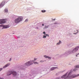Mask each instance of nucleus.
Returning a JSON list of instances; mask_svg holds the SVG:
<instances>
[{
    "label": "nucleus",
    "instance_id": "nucleus-16",
    "mask_svg": "<svg viewBox=\"0 0 79 79\" xmlns=\"http://www.w3.org/2000/svg\"><path fill=\"white\" fill-rule=\"evenodd\" d=\"M34 64H39V63L37 62H34Z\"/></svg>",
    "mask_w": 79,
    "mask_h": 79
},
{
    "label": "nucleus",
    "instance_id": "nucleus-6",
    "mask_svg": "<svg viewBox=\"0 0 79 79\" xmlns=\"http://www.w3.org/2000/svg\"><path fill=\"white\" fill-rule=\"evenodd\" d=\"M5 3V1H3L2 2V3L0 4V7H2V6H4Z\"/></svg>",
    "mask_w": 79,
    "mask_h": 79
},
{
    "label": "nucleus",
    "instance_id": "nucleus-14",
    "mask_svg": "<svg viewBox=\"0 0 79 79\" xmlns=\"http://www.w3.org/2000/svg\"><path fill=\"white\" fill-rule=\"evenodd\" d=\"M75 68H79V65L75 66Z\"/></svg>",
    "mask_w": 79,
    "mask_h": 79
},
{
    "label": "nucleus",
    "instance_id": "nucleus-26",
    "mask_svg": "<svg viewBox=\"0 0 79 79\" xmlns=\"http://www.w3.org/2000/svg\"><path fill=\"white\" fill-rule=\"evenodd\" d=\"M11 58H10L9 60V61H11Z\"/></svg>",
    "mask_w": 79,
    "mask_h": 79
},
{
    "label": "nucleus",
    "instance_id": "nucleus-4",
    "mask_svg": "<svg viewBox=\"0 0 79 79\" xmlns=\"http://www.w3.org/2000/svg\"><path fill=\"white\" fill-rule=\"evenodd\" d=\"M32 61H30L27 62L25 64V65L26 66H30V65H31V64H33Z\"/></svg>",
    "mask_w": 79,
    "mask_h": 79
},
{
    "label": "nucleus",
    "instance_id": "nucleus-20",
    "mask_svg": "<svg viewBox=\"0 0 79 79\" xmlns=\"http://www.w3.org/2000/svg\"><path fill=\"white\" fill-rule=\"evenodd\" d=\"M77 70V69H73V71H76V70Z\"/></svg>",
    "mask_w": 79,
    "mask_h": 79
},
{
    "label": "nucleus",
    "instance_id": "nucleus-12",
    "mask_svg": "<svg viewBox=\"0 0 79 79\" xmlns=\"http://www.w3.org/2000/svg\"><path fill=\"white\" fill-rule=\"evenodd\" d=\"M61 41H60V40H59V42L57 43L56 44V45H60V44H61Z\"/></svg>",
    "mask_w": 79,
    "mask_h": 79
},
{
    "label": "nucleus",
    "instance_id": "nucleus-32",
    "mask_svg": "<svg viewBox=\"0 0 79 79\" xmlns=\"http://www.w3.org/2000/svg\"><path fill=\"white\" fill-rule=\"evenodd\" d=\"M52 20H55V19H52Z\"/></svg>",
    "mask_w": 79,
    "mask_h": 79
},
{
    "label": "nucleus",
    "instance_id": "nucleus-17",
    "mask_svg": "<svg viewBox=\"0 0 79 79\" xmlns=\"http://www.w3.org/2000/svg\"><path fill=\"white\" fill-rule=\"evenodd\" d=\"M48 26H45V28H48Z\"/></svg>",
    "mask_w": 79,
    "mask_h": 79
},
{
    "label": "nucleus",
    "instance_id": "nucleus-3",
    "mask_svg": "<svg viewBox=\"0 0 79 79\" xmlns=\"http://www.w3.org/2000/svg\"><path fill=\"white\" fill-rule=\"evenodd\" d=\"M11 74H12L14 76H16L17 73L16 72H12L11 71H10L7 73V76H10V75H11Z\"/></svg>",
    "mask_w": 79,
    "mask_h": 79
},
{
    "label": "nucleus",
    "instance_id": "nucleus-23",
    "mask_svg": "<svg viewBox=\"0 0 79 79\" xmlns=\"http://www.w3.org/2000/svg\"><path fill=\"white\" fill-rule=\"evenodd\" d=\"M40 61V62H41V63H43V62H44V61H43V60H41Z\"/></svg>",
    "mask_w": 79,
    "mask_h": 79
},
{
    "label": "nucleus",
    "instance_id": "nucleus-28",
    "mask_svg": "<svg viewBox=\"0 0 79 79\" xmlns=\"http://www.w3.org/2000/svg\"><path fill=\"white\" fill-rule=\"evenodd\" d=\"M22 66H21V69H22Z\"/></svg>",
    "mask_w": 79,
    "mask_h": 79
},
{
    "label": "nucleus",
    "instance_id": "nucleus-22",
    "mask_svg": "<svg viewBox=\"0 0 79 79\" xmlns=\"http://www.w3.org/2000/svg\"><path fill=\"white\" fill-rule=\"evenodd\" d=\"M37 59H36V58H34V61H35V60H37Z\"/></svg>",
    "mask_w": 79,
    "mask_h": 79
},
{
    "label": "nucleus",
    "instance_id": "nucleus-13",
    "mask_svg": "<svg viewBox=\"0 0 79 79\" xmlns=\"http://www.w3.org/2000/svg\"><path fill=\"white\" fill-rule=\"evenodd\" d=\"M46 11V10H41V12H42V13H45V12Z\"/></svg>",
    "mask_w": 79,
    "mask_h": 79
},
{
    "label": "nucleus",
    "instance_id": "nucleus-24",
    "mask_svg": "<svg viewBox=\"0 0 79 79\" xmlns=\"http://www.w3.org/2000/svg\"><path fill=\"white\" fill-rule=\"evenodd\" d=\"M43 34H44V35H46L45 32L44 31L43 32Z\"/></svg>",
    "mask_w": 79,
    "mask_h": 79
},
{
    "label": "nucleus",
    "instance_id": "nucleus-11",
    "mask_svg": "<svg viewBox=\"0 0 79 79\" xmlns=\"http://www.w3.org/2000/svg\"><path fill=\"white\" fill-rule=\"evenodd\" d=\"M57 67H53L51 68L50 70H51V71H53V70H54V69H56V68H57Z\"/></svg>",
    "mask_w": 79,
    "mask_h": 79
},
{
    "label": "nucleus",
    "instance_id": "nucleus-18",
    "mask_svg": "<svg viewBox=\"0 0 79 79\" xmlns=\"http://www.w3.org/2000/svg\"><path fill=\"white\" fill-rule=\"evenodd\" d=\"M47 37L46 35L45 36V35H44L43 38H45Z\"/></svg>",
    "mask_w": 79,
    "mask_h": 79
},
{
    "label": "nucleus",
    "instance_id": "nucleus-1",
    "mask_svg": "<svg viewBox=\"0 0 79 79\" xmlns=\"http://www.w3.org/2000/svg\"><path fill=\"white\" fill-rule=\"evenodd\" d=\"M68 72L67 73L65 74L62 76L61 77V79H67V78L69 79H71V78H75V77H77V76H79V74L76 75H72L71 76H70V75L71 74V72L69 73L68 75H67V74H68Z\"/></svg>",
    "mask_w": 79,
    "mask_h": 79
},
{
    "label": "nucleus",
    "instance_id": "nucleus-34",
    "mask_svg": "<svg viewBox=\"0 0 79 79\" xmlns=\"http://www.w3.org/2000/svg\"><path fill=\"white\" fill-rule=\"evenodd\" d=\"M68 53H69V52H68Z\"/></svg>",
    "mask_w": 79,
    "mask_h": 79
},
{
    "label": "nucleus",
    "instance_id": "nucleus-36",
    "mask_svg": "<svg viewBox=\"0 0 79 79\" xmlns=\"http://www.w3.org/2000/svg\"><path fill=\"white\" fill-rule=\"evenodd\" d=\"M33 61H34V60H33Z\"/></svg>",
    "mask_w": 79,
    "mask_h": 79
},
{
    "label": "nucleus",
    "instance_id": "nucleus-9",
    "mask_svg": "<svg viewBox=\"0 0 79 79\" xmlns=\"http://www.w3.org/2000/svg\"><path fill=\"white\" fill-rule=\"evenodd\" d=\"M10 63L7 64L3 67V68H6V67H8V66H10Z\"/></svg>",
    "mask_w": 79,
    "mask_h": 79
},
{
    "label": "nucleus",
    "instance_id": "nucleus-31",
    "mask_svg": "<svg viewBox=\"0 0 79 79\" xmlns=\"http://www.w3.org/2000/svg\"><path fill=\"white\" fill-rule=\"evenodd\" d=\"M0 79H3V78H0Z\"/></svg>",
    "mask_w": 79,
    "mask_h": 79
},
{
    "label": "nucleus",
    "instance_id": "nucleus-29",
    "mask_svg": "<svg viewBox=\"0 0 79 79\" xmlns=\"http://www.w3.org/2000/svg\"><path fill=\"white\" fill-rule=\"evenodd\" d=\"M54 24H57V23H54Z\"/></svg>",
    "mask_w": 79,
    "mask_h": 79
},
{
    "label": "nucleus",
    "instance_id": "nucleus-30",
    "mask_svg": "<svg viewBox=\"0 0 79 79\" xmlns=\"http://www.w3.org/2000/svg\"><path fill=\"white\" fill-rule=\"evenodd\" d=\"M42 26H44V24H42Z\"/></svg>",
    "mask_w": 79,
    "mask_h": 79
},
{
    "label": "nucleus",
    "instance_id": "nucleus-19",
    "mask_svg": "<svg viewBox=\"0 0 79 79\" xmlns=\"http://www.w3.org/2000/svg\"><path fill=\"white\" fill-rule=\"evenodd\" d=\"M28 21V19H26L25 21V22H27Z\"/></svg>",
    "mask_w": 79,
    "mask_h": 79
},
{
    "label": "nucleus",
    "instance_id": "nucleus-33",
    "mask_svg": "<svg viewBox=\"0 0 79 79\" xmlns=\"http://www.w3.org/2000/svg\"><path fill=\"white\" fill-rule=\"evenodd\" d=\"M36 28H37V29H38V27H37Z\"/></svg>",
    "mask_w": 79,
    "mask_h": 79
},
{
    "label": "nucleus",
    "instance_id": "nucleus-27",
    "mask_svg": "<svg viewBox=\"0 0 79 79\" xmlns=\"http://www.w3.org/2000/svg\"><path fill=\"white\" fill-rule=\"evenodd\" d=\"M79 55V53H78V54L77 55H76V56L77 57V55Z\"/></svg>",
    "mask_w": 79,
    "mask_h": 79
},
{
    "label": "nucleus",
    "instance_id": "nucleus-35",
    "mask_svg": "<svg viewBox=\"0 0 79 79\" xmlns=\"http://www.w3.org/2000/svg\"><path fill=\"white\" fill-rule=\"evenodd\" d=\"M77 31H78V30H77Z\"/></svg>",
    "mask_w": 79,
    "mask_h": 79
},
{
    "label": "nucleus",
    "instance_id": "nucleus-5",
    "mask_svg": "<svg viewBox=\"0 0 79 79\" xmlns=\"http://www.w3.org/2000/svg\"><path fill=\"white\" fill-rule=\"evenodd\" d=\"M78 48H79V47H76L75 48V49H73L72 51V53H75L78 50Z\"/></svg>",
    "mask_w": 79,
    "mask_h": 79
},
{
    "label": "nucleus",
    "instance_id": "nucleus-15",
    "mask_svg": "<svg viewBox=\"0 0 79 79\" xmlns=\"http://www.w3.org/2000/svg\"><path fill=\"white\" fill-rule=\"evenodd\" d=\"M4 11L5 12H8V10L7 9H5Z\"/></svg>",
    "mask_w": 79,
    "mask_h": 79
},
{
    "label": "nucleus",
    "instance_id": "nucleus-8",
    "mask_svg": "<svg viewBox=\"0 0 79 79\" xmlns=\"http://www.w3.org/2000/svg\"><path fill=\"white\" fill-rule=\"evenodd\" d=\"M9 27H10V26H9V25H6L3 26V28L6 29V28H9Z\"/></svg>",
    "mask_w": 79,
    "mask_h": 79
},
{
    "label": "nucleus",
    "instance_id": "nucleus-10",
    "mask_svg": "<svg viewBox=\"0 0 79 79\" xmlns=\"http://www.w3.org/2000/svg\"><path fill=\"white\" fill-rule=\"evenodd\" d=\"M44 58H48V59H49L50 60V59H51V58L50 57H48V56H47L46 55H44Z\"/></svg>",
    "mask_w": 79,
    "mask_h": 79
},
{
    "label": "nucleus",
    "instance_id": "nucleus-21",
    "mask_svg": "<svg viewBox=\"0 0 79 79\" xmlns=\"http://www.w3.org/2000/svg\"><path fill=\"white\" fill-rule=\"evenodd\" d=\"M3 69L2 68H0V71H2V70Z\"/></svg>",
    "mask_w": 79,
    "mask_h": 79
},
{
    "label": "nucleus",
    "instance_id": "nucleus-2",
    "mask_svg": "<svg viewBox=\"0 0 79 79\" xmlns=\"http://www.w3.org/2000/svg\"><path fill=\"white\" fill-rule=\"evenodd\" d=\"M23 20V17L20 16L17 19H15V23H19Z\"/></svg>",
    "mask_w": 79,
    "mask_h": 79
},
{
    "label": "nucleus",
    "instance_id": "nucleus-7",
    "mask_svg": "<svg viewBox=\"0 0 79 79\" xmlns=\"http://www.w3.org/2000/svg\"><path fill=\"white\" fill-rule=\"evenodd\" d=\"M5 23V20L4 19L0 20V24H4Z\"/></svg>",
    "mask_w": 79,
    "mask_h": 79
},
{
    "label": "nucleus",
    "instance_id": "nucleus-25",
    "mask_svg": "<svg viewBox=\"0 0 79 79\" xmlns=\"http://www.w3.org/2000/svg\"><path fill=\"white\" fill-rule=\"evenodd\" d=\"M46 36H48V37H49V36L48 35H47V34H46Z\"/></svg>",
    "mask_w": 79,
    "mask_h": 79
}]
</instances>
